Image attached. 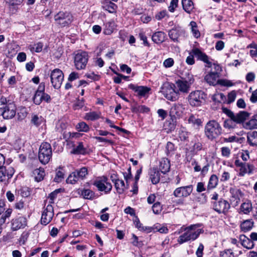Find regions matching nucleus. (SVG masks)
<instances>
[{
	"label": "nucleus",
	"instance_id": "nucleus-1",
	"mask_svg": "<svg viewBox=\"0 0 257 257\" xmlns=\"http://www.w3.org/2000/svg\"><path fill=\"white\" fill-rule=\"evenodd\" d=\"M200 224L191 225L186 227L184 230V233L178 238V242L182 244L184 242L194 240L198 238L200 234L203 232L202 229L199 228Z\"/></svg>",
	"mask_w": 257,
	"mask_h": 257
},
{
	"label": "nucleus",
	"instance_id": "nucleus-2",
	"mask_svg": "<svg viewBox=\"0 0 257 257\" xmlns=\"http://www.w3.org/2000/svg\"><path fill=\"white\" fill-rule=\"evenodd\" d=\"M206 137L210 140H213L222 134V127L220 124L214 120L207 122L204 128Z\"/></svg>",
	"mask_w": 257,
	"mask_h": 257
},
{
	"label": "nucleus",
	"instance_id": "nucleus-3",
	"mask_svg": "<svg viewBox=\"0 0 257 257\" xmlns=\"http://www.w3.org/2000/svg\"><path fill=\"white\" fill-rule=\"evenodd\" d=\"M16 108L14 104L7 102L5 98L0 99V116L5 119H10L16 115Z\"/></svg>",
	"mask_w": 257,
	"mask_h": 257
},
{
	"label": "nucleus",
	"instance_id": "nucleus-4",
	"mask_svg": "<svg viewBox=\"0 0 257 257\" xmlns=\"http://www.w3.org/2000/svg\"><path fill=\"white\" fill-rule=\"evenodd\" d=\"M52 150L51 145L47 142H43L39 147L38 159L43 164L48 163L52 158Z\"/></svg>",
	"mask_w": 257,
	"mask_h": 257
},
{
	"label": "nucleus",
	"instance_id": "nucleus-5",
	"mask_svg": "<svg viewBox=\"0 0 257 257\" xmlns=\"http://www.w3.org/2000/svg\"><path fill=\"white\" fill-rule=\"evenodd\" d=\"M173 83H165L161 87V92L167 99L174 101L178 98V92L175 90Z\"/></svg>",
	"mask_w": 257,
	"mask_h": 257
},
{
	"label": "nucleus",
	"instance_id": "nucleus-6",
	"mask_svg": "<svg viewBox=\"0 0 257 257\" xmlns=\"http://www.w3.org/2000/svg\"><path fill=\"white\" fill-rule=\"evenodd\" d=\"M206 94L202 91L191 92L188 96L189 103L192 106H199L204 102Z\"/></svg>",
	"mask_w": 257,
	"mask_h": 257
},
{
	"label": "nucleus",
	"instance_id": "nucleus-7",
	"mask_svg": "<svg viewBox=\"0 0 257 257\" xmlns=\"http://www.w3.org/2000/svg\"><path fill=\"white\" fill-rule=\"evenodd\" d=\"M54 20L60 27H67L72 23L73 16L69 12L61 11L55 15Z\"/></svg>",
	"mask_w": 257,
	"mask_h": 257
},
{
	"label": "nucleus",
	"instance_id": "nucleus-8",
	"mask_svg": "<svg viewBox=\"0 0 257 257\" xmlns=\"http://www.w3.org/2000/svg\"><path fill=\"white\" fill-rule=\"evenodd\" d=\"M87 175V168L84 167L80 169L76 170L70 174L66 181L68 183L75 184L78 181L83 180Z\"/></svg>",
	"mask_w": 257,
	"mask_h": 257
},
{
	"label": "nucleus",
	"instance_id": "nucleus-9",
	"mask_svg": "<svg viewBox=\"0 0 257 257\" xmlns=\"http://www.w3.org/2000/svg\"><path fill=\"white\" fill-rule=\"evenodd\" d=\"M88 55L85 52L77 53L74 57V64L77 70L85 68L88 62Z\"/></svg>",
	"mask_w": 257,
	"mask_h": 257
},
{
	"label": "nucleus",
	"instance_id": "nucleus-10",
	"mask_svg": "<svg viewBox=\"0 0 257 257\" xmlns=\"http://www.w3.org/2000/svg\"><path fill=\"white\" fill-rule=\"evenodd\" d=\"M50 77L52 86L55 89L59 88L64 79L62 71L59 69H55L51 72Z\"/></svg>",
	"mask_w": 257,
	"mask_h": 257
},
{
	"label": "nucleus",
	"instance_id": "nucleus-11",
	"mask_svg": "<svg viewBox=\"0 0 257 257\" xmlns=\"http://www.w3.org/2000/svg\"><path fill=\"white\" fill-rule=\"evenodd\" d=\"M93 185L95 186L100 191H104L105 193L109 192L112 189L111 184L108 182V179L104 176L100 179L95 180Z\"/></svg>",
	"mask_w": 257,
	"mask_h": 257
},
{
	"label": "nucleus",
	"instance_id": "nucleus-12",
	"mask_svg": "<svg viewBox=\"0 0 257 257\" xmlns=\"http://www.w3.org/2000/svg\"><path fill=\"white\" fill-rule=\"evenodd\" d=\"M191 53H192L198 60L203 62L205 64V67L209 68L212 67L213 64L212 59L198 48L193 49Z\"/></svg>",
	"mask_w": 257,
	"mask_h": 257
},
{
	"label": "nucleus",
	"instance_id": "nucleus-13",
	"mask_svg": "<svg viewBox=\"0 0 257 257\" xmlns=\"http://www.w3.org/2000/svg\"><path fill=\"white\" fill-rule=\"evenodd\" d=\"M215 71H211L207 74L205 77V80L210 85H215L218 82V78L219 77V71L221 68L218 65L213 64Z\"/></svg>",
	"mask_w": 257,
	"mask_h": 257
},
{
	"label": "nucleus",
	"instance_id": "nucleus-14",
	"mask_svg": "<svg viewBox=\"0 0 257 257\" xmlns=\"http://www.w3.org/2000/svg\"><path fill=\"white\" fill-rule=\"evenodd\" d=\"M230 207V206L228 201L223 199H221L218 201L213 202V209L220 214H226Z\"/></svg>",
	"mask_w": 257,
	"mask_h": 257
},
{
	"label": "nucleus",
	"instance_id": "nucleus-15",
	"mask_svg": "<svg viewBox=\"0 0 257 257\" xmlns=\"http://www.w3.org/2000/svg\"><path fill=\"white\" fill-rule=\"evenodd\" d=\"M54 216L53 207L51 204L48 205L44 209L41 216V224L46 225L52 220Z\"/></svg>",
	"mask_w": 257,
	"mask_h": 257
},
{
	"label": "nucleus",
	"instance_id": "nucleus-16",
	"mask_svg": "<svg viewBox=\"0 0 257 257\" xmlns=\"http://www.w3.org/2000/svg\"><path fill=\"white\" fill-rule=\"evenodd\" d=\"M193 189L192 185L178 187L174 190L173 194L176 198L187 197L191 194Z\"/></svg>",
	"mask_w": 257,
	"mask_h": 257
},
{
	"label": "nucleus",
	"instance_id": "nucleus-17",
	"mask_svg": "<svg viewBox=\"0 0 257 257\" xmlns=\"http://www.w3.org/2000/svg\"><path fill=\"white\" fill-rule=\"evenodd\" d=\"M14 172V168L11 167L0 168V182H7L13 176Z\"/></svg>",
	"mask_w": 257,
	"mask_h": 257
},
{
	"label": "nucleus",
	"instance_id": "nucleus-18",
	"mask_svg": "<svg viewBox=\"0 0 257 257\" xmlns=\"http://www.w3.org/2000/svg\"><path fill=\"white\" fill-rule=\"evenodd\" d=\"M184 110V108L182 104L175 103L171 107L169 115L171 118L177 119L182 115Z\"/></svg>",
	"mask_w": 257,
	"mask_h": 257
},
{
	"label": "nucleus",
	"instance_id": "nucleus-19",
	"mask_svg": "<svg viewBox=\"0 0 257 257\" xmlns=\"http://www.w3.org/2000/svg\"><path fill=\"white\" fill-rule=\"evenodd\" d=\"M227 115L230 118L233 119L237 123L243 122L249 116V113L244 111H240L236 114H234L233 112L229 110Z\"/></svg>",
	"mask_w": 257,
	"mask_h": 257
},
{
	"label": "nucleus",
	"instance_id": "nucleus-20",
	"mask_svg": "<svg viewBox=\"0 0 257 257\" xmlns=\"http://www.w3.org/2000/svg\"><path fill=\"white\" fill-rule=\"evenodd\" d=\"M27 225V219L23 216H19L12 220V228L14 230H17L24 228Z\"/></svg>",
	"mask_w": 257,
	"mask_h": 257
},
{
	"label": "nucleus",
	"instance_id": "nucleus-21",
	"mask_svg": "<svg viewBox=\"0 0 257 257\" xmlns=\"http://www.w3.org/2000/svg\"><path fill=\"white\" fill-rule=\"evenodd\" d=\"M45 84L43 83H40L33 97V101L36 104L39 105L42 102L43 94V91H45Z\"/></svg>",
	"mask_w": 257,
	"mask_h": 257
},
{
	"label": "nucleus",
	"instance_id": "nucleus-22",
	"mask_svg": "<svg viewBox=\"0 0 257 257\" xmlns=\"http://www.w3.org/2000/svg\"><path fill=\"white\" fill-rule=\"evenodd\" d=\"M45 121V119L42 116L34 113L31 114L30 122L35 127H38L44 124Z\"/></svg>",
	"mask_w": 257,
	"mask_h": 257
},
{
	"label": "nucleus",
	"instance_id": "nucleus-23",
	"mask_svg": "<svg viewBox=\"0 0 257 257\" xmlns=\"http://www.w3.org/2000/svg\"><path fill=\"white\" fill-rule=\"evenodd\" d=\"M128 88L134 90L140 96H145L149 92L150 89L146 86H136L133 84L128 85Z\"/></svg>",
	"mask_w": 257,
	"mask_h": 257
},
{
	"label": "nucleus",
	"instance_id": "nucleus-24",
	"mask_svg": "<svg viewBox=\"0 0 257 257\" xmlns=\"http://www.w3.org/2000/svg\"><path fill=\"white\" fill-rule=\"evenodd\" d=\"M183 33V31L180 28L175 27L170 30L168 32L170 38L174 42H179V38Z\"/></svg>",
	"mask_w": 257,
	"mask_h": 257
},
{
	"label": "nucleus",
	"instance_id": "nucleus-25",
	"mask_svg": "<svg viewBox=\"0 0 257 257\" xmlns=\"http://www.w3.org/2000/svg\"><path fill=\"white\" fill-rule=\"evenodd\" d=\"M176 87L177 88V92L183 93H188L190 89L191 86L181 79L176 81Z\"/></svg>",
	"mask_w": 257,
	"mask_h": 257
},
{
	"label": "nucleus",
	"instance_id": "nucleus-26",
	"mask_svg": "<svg viewBox=\"0 0 257 257\" xmlns=\"http://www.w3.org/2000/svg\"><path fill=\"white\" fill-rule=\"evenodd\" d=\"M229 192L231 195V198L234 199L236 205L240 202V199L242 197L243 193L242 191L235 187L230 188Z\"/></svg>",
	"mask_w": 257,
	"mask_h": 257
},
{
	"label": "nucleus",
	"instance_id": "nucleus-27",
	"mask_svg": "<svg viewBox=\"0 0 257 257\" xmlns=\"http://www.w3.org/2000/svg\"><path fill=\"white\" fill-rule=\"evenodd\" d=\"M114 184L117 192L119 194H122L128 188V184L125 185L124 181L119 179Z\"/></svg>",
	"mask_w": 257,
	"mask_h": 257
},
{
	"label": "nucleus",
	"instance_id": "nucleus-28",
	"mask_svg": "<svg viewBox=\"0 0 257 257\" xmlns=\"http://www.w3.org/2000/svg\"><path fill=\"white\" fill-rule=\"evenodd\" d=\"M239 240L242 245L247 249H251L254 246L253 241L243 234L239 236Z\"/></svg>",
	"mask_w": 257,
	"mask_h": 257
},
{
	"label": "nucleus",
	"instance_id": "nucleus-29",
	"mask_svg": "<svg viewBox=\"0 0 257 257\" xmlns=\"http://www.w3.org/2000/svg\"><path fill=\"white\" fill-rule=\"evenodd\" d=\"M180 79L190 86H191L194 82L193 75L188 70L182 73V77Z\"/></svg>",
	"mask_w": 257,
	"mask_h": 257
},
{
	"label": "nucleus",
	"instance_id": "nucleus-30",
	"mask_svg": "<svg viewBox=\"0 0 257 257\" xmlns=\"http://www.w3.org/2000/svg\"><path fill=\"white\" fill-rule=\"evenodd\" d=\"M252 209V203L250 201H247L241 204L239 210L240 213L248 214Z\"/></svg>",
	"mask_w": 257,
	"mask_h": 257
},
{
	"label": "nucleus",
	"instance_id": "nucleus-31",
	"mask_svg": "<svg viewBox=\"0 0 257 257\" xmlns=\"http://www.w3.org/2000/svg\"><path fill=\"white\" fill-rule=\"evenodd\" d=\"M177 124V119L171 118L170 120H166L164 123L165 129L167 132H171L175 130Z\"/></svg>",
	"mask_w": 257,
	"mask_h": 257
},
{
	"label": "nucleus",
	"instance_id": "nucleus-32",
	"mask_svg": "<svg viewBox=\"0 0 257 257\" xmlns=\"http://www.w3.org/2000/svg\"><path fill=\"white\" fill-rule=\"evenodd\" d=\"M170 169V163L168 159L164 158L162 159L160 163V169L161 172L165 174L169 171Z\"/></svg>",
	"mask_w": 257,
	"mask_h": 257
},
{
	"label": "nucleus",
	"instance_id": "nucleus-33",
	"mask_svg": "<svg viewBox=\"0 0 257 257\" xmlns=\"http://www.w3.org/2000/svg\"><path fill=\"white\" fill-rule=\"evenodd\" d=\"M253 225V221L252 219H247L241 223L240 227L241 231L247 232L252 228Z\"/></svg>",
	"mask_w": 257,
	"mask_h": 257
},
{
	"label": "nucleus",
	"instance_id": "nucleus-34",
	"mask_svg": "<svg viewBox=\"0 0 257 257\" xmlns=\"http://www.w3.org/2000/svg\"><path fill=\"white\" fill-rule=\"evenodd\" d=\"M253 169V166L244 163L240 168L239 175L243 176L246 173H251Z\"/></svg>",
	"mask_w": 257,
	"mask_h": 257
},
{
	"label": "nucleus",
	"instance_id": "nucleus-35",
	"mask_svg": "<svg viewBox=\"0 0 257 257\" xmlns=\"http://www.w3.org/2000/svg\"><path fill=\"white\" fill-rule=\"evenodd\" d=\"M183 8L185 12L190 14L194 9V5L191 0H182Z\"/></svg>",
	"mask_w": 257,
	"mask_h": 257
},
{
	"label": "nucleus",
	"instance_id": "nucleus-36",
	"mask_svg": "<svg viewBox=\"0 0 257 257\" xmlns=\"http://www.w3.org/2000/svg\"><path fill=\"white\" fill-rule=\"evenodd\" d=\"M152 39L156 43H161L164 41L165 34L162 32H156L153 35Z\"/></svg>",
	"mask_w": 257,
	"mask_h": 257
},
{
	"label": "nucleus",
	"instance_id": "nucleus-37",
	"mask_svg": "<svg viewBox=\"0 0 257 257\" xmlns=\"http://www.w3.org/2000/svg\"><path fill=\"white\" fill-rule=\"evenodd\" d=\"M33 174L34 176L35 180L37 182H39L43 179V178L45 176V172L42 169H36L34 170Z\"/></svg>",
	"mask_w": 257,
	"mask_h": 257
},
{
	"label": "nucleus",
	"instance_id": "nucleus-38",
	"mask_svg": "<svg viewBox=\"0 0 257 257\" xmlns=\"http://www.w3.org/2000/svg\"><path fill=\"white\" fill-rule=\"evenodd\" d=\"M189 123L191 124L194 127H198L202 124V121L200 118L195 116L193 114H191L188 119Z\"/></svg>",
	"mask_w": 257,
	"mask_h": 257
},
{
	"label": "nucleus",
	"instance_id": "nucleus-39",
	"mask_svg": "<svg viewBox=\"0 0 257 257\" xmlns=\"http://www.w3.org/2000/svg\"><path fill=\"white\" fill-rule=\"evenodd\" d=\"M160 172L157 170L153 169L150 173V179L153 184H156L160 181Z\"/></svg>",
	"mask_w": 257,
	"mask_h": 257
},
{
	"label": "nucleus",
	"instance_id": "nucleus-40",
	"mask_svg": "<svg viewBox=\"0 0 257 257\" xmlns=\"http://www.w3.org/2000/svg\"><path fill=\"white\" fill-rule=\"evenodd\" d=\"M243 126L246 130L257 128V119L252 118L243 124Z\"/></svg>",
	"mask_w": 257,
	"mask_h": 257
},
{
	"label": "nucleus",
	"instance_id": "nucleus-41",
	"mask_svg": "<svg viewBox=\"0 0 257 257\" xmlns=\"http://www.w3.org/2000/svg\"><path fill=\"white\" fill-rule=\"evenodd\" d=\"M218 178L216 175H212L210 178L207 185L208 189H213L216 187L218 184Z\"/></svg>",
	"mask_w": 257,
	"mask_h": 257
},
{
	"label": "nucleus",
	"instance_id": "nucleus-42",
	"mask_svg": "<svg viewBox=\"0 0 257 257\" xmlns=\"http://www.w3.org/2000/svg\"><path fill=\"white\" fill-rule=\"evenodd\" d=\"M116 28V25L113 21H110L105 24L104 33L106 35H110Z\"/></svg>",
	"mask_w": 257,
	"mask_h": 257
},
{
	"label": "nucleus",
	"instance_id": "nucleus-43",
	"mask_svg": "<svg viewBox=\"0 0 257 257\" xmlns=\"http://www.w3.org/2000/svg\"><path fill=\"white\" fill-rule=\"evenodd\" d=\"M72 153L75 154H84L86 153V149L83 143L79 142L78 145L73 149Z\"/></svg>",
	"mask_w": 257,
	"mask_h": 257
},
{
	"label": "nucleus",
	"instance_id": "nucleus-44",
	"mask_svg": "<svg viewBox=\"0 0 257 257\" xmlns=\"http://www.w3.org/2000/svg\"><path fill=\"white\" fill-rule=\"evenodd\" d=\"M212 99L215 102H225L226 100L225 96L222 93H216L212 97Z\"/></svg>",
	"mask_w": 257,
	"mask_h": 257
},
{
	"label": "nucleus",
	"instance_id": "nucleus-45",
	"mask_svg": "<svg viewBox=\"0 0 257 257\" xmlns=\"http://www.w3.org/2000/svg\"><path fill=\"white\" fill-rule=\"evenodd\" d=\"M247 142L251 146L257 145V132L254 131L251 134L247 136Z\"/></svg>",
	"mask_w": 257,
	"mask_h": 257
},
{
	"label": "nucleus",
	"instance_id": "nucleus-46",
	"mask_svg": "<svg viewBox=\"0 0 257 257\" xmlns=\"http://www.w3.org/2000/svg\"><path fill=\"white\" fill-rule=\"evenodd\" d=\"M43 47V44L41 42H39L33 45H30L29 46V49L32 52L34 51L37 53H39L42 50Z\"/></svg>",
	"mask_w": 257,
	"mask_h": 257
},
{
	"label": "nucleus",
	"instance_id": "nucleus-47",
	"mask_svg": "<svg viewBox=\"0 0 257 257\" xmlns=\"http://www.w3.org/2000/svg\"><path fill=\"white\" fill-rule=\"evenodd\" d=\"M135 225L136 227H137L140 231H143L147 233H149L152 231V227L143 226V225L140 222L139 220L136 221Z\"/></svg>",
	"mask_w": 257,
	"mask_h": 257
},
{
	"label": "nucleus",
	"instance_id": "nucleus-48",
	"mask_svg": "<svg viewBox=\"0 0 257 257\" xmlns=\"http://www.w3.org/2000/svg\"><path fill=\"white\" fill-rule=\"evenodd\" d=\"M190 26H191V31L193 36L196 38H199L200 36V34L197 29V26L196 22L191 21L190 23Z\"/></svg>",
	"mask_w": 257,
	"mask_h": 257
},
{
	"label": "nucleus",
	"instance_id": "nucleus-49",
	"mask_svg": "<svg viewBox=\"0 0 257 257\" xmlns=\"http://www.w3.org/2000/svg\"><path fill=\"white\" fill-rule=\"evenodd\" d=\"M76 130L79 132H87L89 130V126L84 122H80L76 126Z\"/></svg>",
	"mask_w": 257,
	"mask_h": 257
},
{
	"label": "nucleus",
	"instance_id": "nucleus-50",
	"mask_svg": "<svg viewBox=\"0 0 257 257\" xmlns=\"http://www.w3.org/2000/svg\"><path fill=\"white\" fill-rule=\"evenodd\" d=\"M236 122L233 119L230 118V119H226L224 121L223 126L225 128L228 129H232L235 127Z\"/></svg>",
	"mask_w": 257,
	"mask_h": 257
},
{
	"label": "nucleus",
	"instance_id": "nucleus-51",
	"mask_svg": "<svg viewBox=\"0 0 257 257\" xmlns=\"http://www.w3.org/2000/svg\"><path fill=\"white\" fill-rule=\"evenodd\" d=\"M99 117V114L94 111L87 113L85 116L86 119L89 120H94L97 119Z\"/></svg>",
	"mask_w": 257,
	"mask_h": 257
},
{
	"label": "nucleus",
	"instance_id": "nucleus-52",
	"mask_svg": "<svg viewBox=\"0 0 257 257\" xmlns=\"http://www.w3.org/2000/svg\"><path fill=\"white\" fill-rule=\"evenodd\" d=\"M82 195L85 199H91L94 197V193L89 189H85L82 192Z\"/></svg>",
	"mask_w": 257,
	"mask_h": 257
},
{
	"label": "nucleus",
	"instance_id": "nucleus-53",
	"mask_svg": "<svg viewBox=\"0 0 257 257\" xmlns=\"http://www.w3.org/2000/svg\"><path fill=\"white\" fill-rule=\"evenodd\" d=\"M12 209L9 208L8 209L4 214L1 215L0 216V224H4L6 221V218L9 217L12 214Z\"/></svg>",
	"mask_w": 257,
	"mask_h": 257
},
{
	"label": "nucleus",
	"instance_id": "nucleus-54",
	"mask_svg": "<svg viewBox=\"0 0 257 257\" xmlns=\"http://www.w3.org/2000/svg\"><path fill=\"white\" fill-rule=\"evenodd\" d=\"M196 201L199 204H204L207 202V197L204 193H202L196 198Z\"/></svg>",
	"mask_w": 257,
	"mask_h": 257
},
{
	"label": "nucleus",
	"instance_id": "nucleus-55",
	"mask_svg": "<svg viewBox=\"0 0 257 257\" xmlns=\"http://www.w3.org/2000/svg\"><path fill=\"white\" fill-rule=\"evenodd\" d=\"M64 174L62 171L60 170H56V176L54 179V181L57 183L61 182L64 178Z\"/></svg>",
	"mask_w": 257,
	"mask_h": 257
},
{
	"label": "nucleus",
	"instance_id": "nucleus-56",
	"mask_svg": "<svg viewBox=\"0 0 257 257\" xmlns=\"http://www.w3.org/2000/svg\"><path fill=\"white\" fill-rule=\"evenodd\" d=\"M217 84L227 87H230L233 85V83L231 81L226 79H219L218 80Z\"/></svg>",
	"mask_w": 257,
	"mask_h": 257
},
{
	"label": "nucleus",
	"instance_id": "nucleus-57",
	"mask_svg": "<svg viewBox=\"0 0 257 257\" xmlns=\"http://www.w3.org/2000/svg\"><path fill=\"white\" fill-rule=\"evenodd\" d=\"M174 151V145L171 142H168L166 147V151L167 155H171Z\"/></svg>",
	"mask_w": 257,
	"mask_h": 257
},
{
	"label": "nucleus",
	"instance_id": "nucleus-58",
	"mask_svg": "<svg viewBox=\"0 0 257 257\" xmlns=\"http://www.w3.org/2000/svg\"><path fill=\"white\" fill-rule=\"evenodd\" d=\"M162 207L160 202L155 203L152 206V210L155 214H159L162 211Z\"/></svg>",
	"mask_w": 257,
	"mask_h": 257
},
{
	"label": "nucleus",
	"instance_id": "nucleus-59",
	"mask_svg": "<svg viewBox=\"0 0 257 257\" xmlns=\"http://www.w3.org/2000/svg\"><path fill=\"white\" fill-rule=\"evenodd\" d=\"M27 111L25 108L21 109L18 113V119L20 120H23L27 116Z\"/></svg>",
	"mask_w": 257,
	"mask_h": 257
},
{
	"label": "nucleus",
	"instance_id": "nucleus-60",
	"mask_svg": "<svg viewBox=\"0 0 257 257\" xmlns=\"http://www.w3.org/2000/svg\"><path fill=\"white\" fill-rule=\"evenodd\" d=\"M105 10L108 12L110 13H112L115 11L116 6L112 3L109 2V3L105 6Z\"/></svg>",
	"mask_w": 257,
	"mask_h": 257
},
{
	"label": "nucleus",
	"instance_id": "nucleus-61",
	"mask_svg": "<svg viewBox=\"0 0 257 257\" xmlns=\"http://www.w3.org/2000/svg\"><path fill=\"white\" fill-rule=\"evenodd\" d=\"M179 138L182 141H186L188 138L189 134L185 131L181 130L179 132Z\"/></svg>",
	"mask_w": 257,
	"mask_h": 257
},
{
	"label": "nucleus",
	"instance_id": "nucleus-62",
	"mask_svg": "<svg viewBox=\"0 0 257 257\" xmlns=\"http://www.w3.org/2000/svg\"><path fill=\"white\" fill-rule=\"evenodd\" d=\"M59 192V190H55L54 191L51 192L48 197V198L50 199L49 203H53L54 199L56 198L58 193Z\"/></svg>",
	"mask_w": 257,
	"mask_h": 257
},
{
	"label": "nucleus",
	"instance_id": "nucleus-63",
	"mask_svg": "<svg viewBox=\"0 0 257 257\" xmlns=\"http://www.w3.org/2000/svg\"><path fill=\"white\" fill-rule=\"evenodd\" d=\"M221 155L223 157H227V158L229 157L230 153H231L230 150L228 147H222L221 149Z\"/></svg>",
	"mask_w": 257,
	"mask_h": 257
},
{
	"label": "nucleus",
	"instance_id": "nucleus-64",
	"mask_svg": "<svg viewBox=\"0 0 257 257\" xmlns=\"http://www.w3.org/2000/svg\"><path fill=\"white\" fill-rule=\"evenodd\" d=\"M221 257H234V253L232 250L227 249L221 253Z\"/></svg>",
	"mask_w": 257,
	"mask_h": 257
}]
</instances>
